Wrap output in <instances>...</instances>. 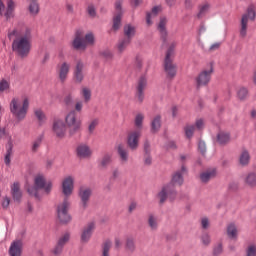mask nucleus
<instances>
[{"mask_svg":"<svg viewBox=\"0 0 256 256\" xmlns=\"http://www.w3.org/2000/svg\"><path fill=\"white\" fill-rule=\"evenodd\" d=\"M28 11L33 17H37L40 11L39 2H29Z\"/></svg>","mask_w":256,"mask_h":256,"instance_id":"473e14b6","label":"nucleus"},{"mask_svg":"<svg viewBox=\"0 0 256 256\" xmlns=\"http://www.w3.org/2000/svg\"><path fill=\"white\" fill-rule=\"evenodd\" d=\"M91 195H93V190L91 188L80 187L78 191V197L80 198V205L85 211L89 207V201H91Z\"/></svg>","mask_w":256,"mask_h":256,"instance_id":"f8f14e48","label":"nucleus"},{"mask_svg":"<svg viewBox=\"0 0 256 256\" xmlns=\"http://www.w3.org/2000/svg\"><path fill=\"white\" fill-rule=\"evenodd\" d=\"M237 95L240 101H245V99H247V95H249V91L247 90V88L243 87L238 90Z\"/></svg>","mask_w":256,"mask_h":256,"instance_id":"c03bdc74","label":"nucleus"},{"mask_svg":"<svg viewBox=\"0 0 256 256\" xmlns=\"http://www.w3.org/2000/svg\"><path fill=\"white\" fill-rule=\"evenodd\" d=\"M11 204V198L10 197H4L2 201V209H9V205Z\"/></svg>","mask_w":256,"mask_h":256,"instance_id":"680f3d73","label":"nucleus"},{"mask_svg":"<svg viewBox=\"0 0 256 256\" xmlns=\"http://www.w3.org/2000/svg\"><path fill=\"white\" fill-rule=\"evenodd\" d=\"M256 18V12H255V6L250 5L247 8V11L245 14L242 15L241 22H240V30L239 35L241 39H245L247 37V24L250 21H255Z\"/></svg>","mask_w":256,"mask_h":256,"instance_id":"423d86ee","label":"nucleus"},{"mask_svg":"<svg viewBox=\"0 0 256 256\" xmlns=\"http://www.w3.org/2000/svg\"><path fill=\"white\" fill-rule=\"evenodd\" d=\"M83 69H85V64L83 63V61L78 60L74 68V82L77 84L83 83V79H85Z\"/></svg>","mask_w":256,"mask_h":256,"instance_id":"f3484780","label":"nucleus"},{"mask_svg":"<svg viewBox=\"0 0 256 256\" xmlns=\"http://www.w3.org/2000/svg\"><path fill=\"white\" fill-rule=\"evenodd\" d=\"M246 256H256V246L250 245L246 250Z\"/></svg>","mask_w":256,"mask_h":256,"instance_id":"4d7b16f0","label":"nucleus"},{"mask_svg":"<svg viewBox=\"0 0 256 256\" xmlns=\"http://www.w3.org/2000/svg\"><path fill=\"white\" fill-rule=\"evenodd\" d=\"M141 137V132L133 131L130 132L127 136V146L132 151H136L139 147V138Z\"/></svg>","mask_w":256,"mask_h":256,"instance_id":"4468645a","label":"nucleus"},{"mask_svg":"<svg viewBox=\"0 0 256 256\" xmlns=\"http://www.w3.org/2000/svg\"><path fill=\"white\" fill-rule=\"evenodd\" d=\"M117 151L121 161H124V163H127V161H129V154L127 153V150L123 147V144L118 145Z\"/></svg>","mask_w":256,"mask_h":256,"instance_id":"c9c22d12","label":"nucleus"},{"mask_svg":"<svg viewBox=\"0 0 256 256\" xmlns=\"http://www.w3.org/2000/svg\"><path fill=\"white\" fill-rule=\"evenodd\" d=\"M163 11V7L161 5L154 6L151 10V12L146 13V23L147 25H153V21H151V15H154V17H157L159 13Z\"/></svg>","mask_w":256,"mask_h":256,"instance_id":"c85d7f7f","label":"nucleus"},{"mask_svg":"<svg viewBox=\"0 0 256 256\" xmlns=\"http://www.w3.org/2000/svg\"><path fill=\"white\" fill-rule=\"evenodd\" d=\"M67 75H69V64L67 62H63L59 71V79L61 83H65Z\"/></svg>","mask_w":256,"mask_h":256,"instance_id":"c756f323","label":"nucleus"},{"mask_svg":"<svg viewBox=\"0 0 256 256\" xmlns=\"http://www.w3.org/2000/svg\"><path fill=\"white\" fill-rule=\"evenodd\" d=\"M115 14L112 18V31H119L121 29V21L123 19V0H116L115 4Z\"/></svg>","mask_w":256,"mask_h":256,"instance_id":"1a4fd4ad","label":"nucleus"},{"mask_svg":"<svg viewBox=\"0 0 256 256\" xmlns=\"http://www.w3.org/2000/svg\"><path fill=\"white\" fill-rule=\"evenodd\" d=\"M111 249V242L110 240H106L103 245V253L102 256H109V251Z\"/></svg>","mask_w":256,"mask_h":256,"instance_id":"603ef678","label":"nucleus"},{"mask_svg":"<svg viewBox=\"0 0 256 256\" xmlns=\"http://www.w3.org/2000/svg\"><path fill=\"white\" fill-rule=\"evenodd\" d=\"M202 229H209V218L204 217L201 219Z\"/></svg>","mask_w":256,"mask_h":256,"instance_id":"0e129e2a","label":"nucleus"},{"mask_svg":"<svg viewBox=\"0 0 256 256\" xmlns=\"http://www.w3.org/2000/svg\"><path fill=\"white\" fill-rule=\"evenodd\" d=\"M92 153L91 148L87 144H80L76 148V155L80 159H87V157H91Z\"/></svg>","mask_w":256,"mask_h":256,"instance_id":"aec40b11","label":"nucleus"},{"mask_svg":"<svg viewBox=\"0 0 256 256\" xmlns=\"http://www.w3.org/2000/svg\"><path fill=\"white\" fill-rule=\"evenodd\" d=\"M87 13L89 17H92V19H95V17H97V10L95 9V5L89 4L87 7Z\"/></svg>","mask_w":256,"mask_h":256,"instance_id":"8fccbe9b","label":"nucleus"},{"mask_svg":"<svg viewBox=\"0 0 256 256\" xmlns=\"http://www.w3.org/2000/svg\"><path fill=\"white\" fill-rule=\"evenodd\" d=\"M41 143H43V135L38 136L37 139L33 142L31 147L32 153H37L39 151Z\"/></svg>","mask_w":256,"mask_h":256,"instance_id":"4c0bfd02","label":"nucleus"},{"mask_svg":"<svg viewBox=\"0 0 256 256\" xmlns=\"http://www.w3.org/2000/svg\"><path fill=\"white\" fill-rule=\"evenodd\" d=\"M74 49H87L85 42L83 41V30H77L75 33V39L72 43Z\"/></svg>","mask_w":256,"mask_h":256,"instance_id":"5701e85b","label":"nucleus"},{"mask_svg":"<svg viewBox=\"0 0 256 256\" xmlns=\"http://www.w3.org/2000/svg\"><path fill=\"white\" fill-rule=\"evenodd\" d=\"M135 66L137 69H139V71H141V69H143V59L139 55L136 56Z\"/></svg>","mask_w":256,"mask_h":256,"instance_id":"bf43d9fd","label":"nucleus"},{"mask_svg":"<svg viewBox=\"0 0 256 256\" xmlns=\"http://www.w3.org/2000/svg\"><path fill=\"white\" fill-rule=\"evenodd\" d=\"M75 181L71 176L66 177L62 182V193L69 199L70 195H73Z\"/></svg>","mask_w":256,"mask_h":256,"instance_id":"dca6fc26","label":"nucleus"},{"mask_svg":"<svg viewBox=\"0 0 256 256\" xmlns=\"http://www.w3.org/2000/svg\"><path fill=\"white\" fill-rule=\"evenodd\" d=\"M75 113H81V111H83V102L78 101L75 104Z\"/></svg>","mask_w":256,"mask_h":256,"instance_id":"69168bd1","label":"nucleus"},{"mask_svg":"<svg viewBox=\"0 0 256 256\" xmlns=\"http://www.w3.org/2000/svg\"><path fill=\"white\" fill-rule=\"evenodd\" d=\"M111 163V155L105 154L100 162L101 169H107V165Z\"/></svg>","mask_w":256,"mask_h":256,"instance_id":"37998d69","label":"nucleus"},{"mask_svg":"<svg viewBox=\"0 0 256 256\" xmlns=\"http://www.w3.org/2000/svg\"><path fill=\"white\" fill-rule=\"evenodd\" d=\"M227 235L229 239H237V226L235 224H230L227 227Z\"/></svg>","mask_w":256,"mask_h":256,"instance_id":"e433bc0d","label":"nucleus"},{"mask_svg":"<svg viewBox=\"0 0 256 256\" xmlns=\"http://www.w3.org/2000/svg\"><path fill=\"white\" fill-rule=\"evenodd\" d=\"M11 155H13V139L11 138V136H9L8 138V147L6 150V155L4 157V163L7 166L11 165Z\"/></svg>","mask_w":256,"mask_h":256,"instance_id":"bb28decb","label":"nucleus"},{"mask_svg":"<svg viewBox=\"0 0 256 256\" xmlns=\"http://www.w3.org/2000/svg\"><path fill=\"white\" fill-rule=\"evenodd\" d=\"M63 101H64L65 107H73V103H74L73 93L70 92L66 94Z\"/></svg>","mask_w":256,"mask_h":256,"instance_id":"79ce46f5","label":"nucleus"},{"mask_svg":"<svg viewBox=\"0 0 256 256\" xmlns=\"http://www.w3.org/2000/svg\"><path fill=\"white\" fill-rule=\"evenodd\" d=\"M135 33H136L135 26H133L131 24H126L124 26V35H125L124 38L125 39L132 41L135 36Z\"/></svg>","mask_w":256,"mask_h":256,"instance_id":"7c9ffc66","label":"nucleus"},{"mask_svg":"<svg viewBox=\"0 0 256 256\" xmlns=\"http://www.w3.org/2000/svg\"><path fill=\"white\" fill-rule=\"evenodd\" d=\"M245 183L248 187H256V174L250 173L246 176Z\"/></svg>","mask_w":256,"mask_h":256,"instance_id":"58836bf2","label":"nucleus"},{"mask_svg":"<svg viewBox=\"0 0 256 256\" xmlns=\"http://www.w3.org/2000/svg\"><path fill=\"white\" fill-rule=\"evenodd\" d=\"M158 131H161V115H156L150 124V133L156 135Z\"/></svg>","mask_w":256,"mask_h":256,"instance_id":"a878e982","label":"nucleus"},{"mask_svg":"<svg viewBox=\"0 0 256 256\" xmlns=\"http://www.w3.org/2000/svg\"><path fill=\"white\" fill-rule=\"evenodd\" d=\"M216 141L221 147H225V145H229L231 143V133L220 131L216 136Z\"/></svg>","mask_w":256,"mask_h":256,"instance_id":"b1692460","label":"nucleus"},{"mask_svg":"<svg viewBox=\"0 0 256 256\" xmlns=\"http://www.w3.org/2000/svg\"><path fill=\"white\" fill-rule=\"evenodd\" d=\"M9 89V82L5 79H2L0 81V93H3V91H7Z\"/></svg>","mask_w":256,"mask_h":256,"instance_id":"6e6d98bb","label":"nucleus"},{"mask_svg":"<svg viewBox=\"0 0 256 256\" xmlns=\"http://www.w3.org/2000/svg\"><path fill=\"white\" fill-rule=\"evenodd\" d=\"M213 71V63H211L209 70H204L199 73L198 77L196 78L197 89H200L205 85H209V82L211 81V75H213Z\"/></svg>","mask_w":256,"mask_h":256,"instance_id":"9b49d317","label":"nucleus"},{"mask_svg":"<svg viewBox=\"0 0 256 256\" xmlns=\"http://www.w3.org/2000/svg\"><path fill=\"white\" fill-rule=\"evenodd\" d=\"M175 47H177V43L172 42L166 52L164 59V71L168 79H175L177 76V65L173 64V59H171V55L175 53Z\"/></svg>","mask_w":256,"mask_h":256,"instance_id":"20e7f679","label":"nucleus"},{"mask_svg":"<svg viewBox=\"0 0 256 256\" xmlns=\"http://www.w3.org/2000/svg\"><path fill=\"white\" fill-rule=\"evenodd\" d=\"M250 160L251 156L249 155V151L243 150L239 158L240 165H242V167H246V165H249Z\"/></svg>","mask_w":256,"mask_h":256,"instance_id":"f704fd0d","label":"nucleus"},{"mask_svg":"<svg viewBox=\"0 0 256 256\" xmlns=\"http://www.w3.org/2000/svg\"><path fill=\"white\" fill-rule=\"evenodd\" d=\"M11 195L13 201L21 203V199H23V192H21V184H19V182H14L11 186Z\"/></svg>","mask_w":256,"mask_h":256,"instance_id":"4be33fe9","label":"nucleus"},{"mask_svg":"<svg viewBox=\"0 0 256 256\" xmlns=\"http://www.w3.org/2000/svg\"><path fill=\"white\" fill-rule=\"evenodd\" d=\"M82 96L84 98V102L89 103V101H91V89L82 88Z\"/></svg>","mask_w":256,"mask_h":256,"instance_id":"49530a36","label":"nucleus"},{"mask_svg":"<svg viewBox=\"0 0 256 256\" xmlns=\"http://www.w3.org/2000/svg\"><path fill=\"white\" fill-rule=\"evenodd\" d=\"M195 125H196V128H198L199 130H201V129H203V125H205V124H204V122H203V119H198V120H196Z\"/></svg>","mask_w":256,"mask_h":256,"instance_id":"774afa93","label":"nucleus"},{"mask_svg":"<svg viewBox=\"0 0 256 256\" xmlns=\"http://www.w3.org/2000/svg\"><path fill=\"white\" fill-rule=\"evenodd\" d=\"M93 231H95V222H90L86 227L83 228L82 234L80 236L81 243H89Z\"/></svg>","mask_w":256,"mask_h":256,"instance_id":"a211bd4d","label":"nucleus"},{"mask_svg":"<svg viewBox=\"0 0 256 256\" xmlns=\"http://www.w3.org/2000/svg\"><path fill=\"white\" fill-rule=\"evenodd\" d=\"M23 253V241L15 240L11 243L9 248V255L10 256H21Z\"/></svg>","mask_w":256,"mask_h":256,"instance_id":"412c9836","label":"nucleus"},{"mask_svg":"<svg viewBox=\"0 0 256 256\" xmlns=\"http://www.w3.org/2000/svg\"><path fill=\"white\" fill-rule=\"evenodd\" d=\"M201 241L203 245H209V243H211V237L209 236V234L205 233L201 236Z\"/></svg>","mask_w":256,"mask_h":256,"instance_id":"052dcab7","label":"nucleus"},{"mask_svg":"<svg viewBox=\"0 0 256 256\" xmlns=\"http://www.w3.org/2000/svg\"><path fill=\"white\" fill-rule=\"evenodd\" d=\"M69 207H71L69 198L64 197L63 202L59 204L56 208L58 219L60 223H62V225H67V223H71L72 218L69 213Z\"/></svg>","mask_w":256,"mask_h":256,"instance_id":"0eeeda50","label":"nucleus"},{"mask_svg":"<svg viewBox=\"0 0 256 256\" xmlns=\"http://www.w3.org/2000/svg\"><path fill=\"white\" fill-rule=\"evenodd\" d=\"M153 158L151 157V144L149 140H145L144 142V164L149 166L152 165Z\"/></svg>","mask_w":256,"mask_h":256,"instance_id":"393cba45","label":"nucleus"},{"mask_svg":"<svg viewBox=\"0 0 256 256\" xmlns=\"http://www.w3.org/2000/svg\"><path fill=\"white\" fill-rule=\"evenodd\" d=\"M148 224L152 231H155V229H157V220H155V217L152 214L149 216Z\"/></svg>","mask_w":256,"mask_h":256,"instance_id":"864d4df0","label":"nucleus"},{"mask_svg":"<svg viewBox=\"0 0 256 256\" xmlns=\"http://www.w3.org/2000/svg\"><path fill=\"white\" fill-rule=\"evenodd\" d=\"M184 179H183V174L180 171L175 172L172 175L171 181L162 186L160 192L157 194V197L159 198V204L163 205L167 199L171 203L177 199V190L175 189V185H183Z\"/></svg>","mask_w":256,"mask_h":256,"instance_id":"f257e3e1","label":"nucleus"},{"mask_svg":"<svg viewBox=\"0 0 256 256\" xmlns=\"http://www.w3.org/2000/svg\"><path fill=\"white\" fill-rule=\"evenodd\" d=\"M209 9V4H205L200 8V11L197 15L198 19H201V16L203 15V13H205V11H207Z\"/></svg>","mask_w":256,"mask_h":256,"instance_id":"338daca9","label":"nucleus"},{"mask_svg":"<svg viewBox=\"0 0 256 256\" xmlns=\"http://www.w3.org/2000/svg\"><path fill=\"white\" fill-rule=\"evenodd\" d=\"M184 131H185V135H186L187 139H191V137H193V135L195 133V127L193 125L186 126L184 128Z\"/></svg>","mask_w":256,"mask_h":256,"instance_id":"09e8293b","label":"nucleus"},{"mask_svg":"<svg viewBox=\"0 0 256 256\" xmlns=\"http://www.w3.org/2000/svg\"><path fill=\"white\" fill-rule=\"evenodd\" d=\"M100 57H103V59L109 60L113 59V52L109 49H105L99 52Z\"/></svg>","mask_w":256,"mask_h":256,"instance_id":"de8ad7c7","label":"nucleus"},{"mask_svg":"<svg viewBox=\"0 0 256 256\" xmlns=\"http://www.w3.org/2000/svg\"><path fill=\"white\" fill-rule=\"evenodd\" d=\"M52 129L58 139H64L65 133H67V124L61 119H55Z\"/></svg>","mask_w":256,"mask_h":256,"instance_id":"ddd939ff","label":"nucleus"},{"mask_svg":"<svg viewBox=\"0 0 256 256\" xmlns=\"http://www.w3.org/2000/svg\"><path fill=\"white\" fill-rule=\"evenodd\" d=\"M143 119H145V116L143 114H137L135 117V127L137 129H143Z\"/></svg>","mask_w":256,"mask_h":256,"instance_id":"a18cd8bd","label":"nucleus"},{"mask_svg":"<svg viewBox=\"0 0 256 256\" xmlns=\"http://www.w3.org/2000/svg\"><path fill=\"white\" fill-rule=\"evenodd\" d=\"M83 42L85 43V45H90L93 46L95 45V34H93L92 32L88 33L85 35V38L83 39Z\"/></svg>","mask_w":256,"mask_h":256,"instance_id":"ea45409f","label":"nucleus"},{"mask_svg":"<svg viewBox=\"0 0 256 256\" xmlns=\"http://www.w3.org/2000/svg\"><path fill=\"white\" fill-rule=\"evenodd\" d=\"M215 175H217V170L213 169L211 171L202 172L200 174V179L202 183H209V181H211Z\"/></svg>","mask_w":256,"mask_h":256,"instance_id":"2f4dec72","label":"nucleus"},{"mask_svg":"<svg viewBox=\"0 0 256 256\" xmlns=\"http://www.w3.org/2000/svg\"><path fill=\"white\" fill-rule=\"evenodd\" d=\"M31 39H33L31 30L29 27H26L22 37L19 40L15 39L12 42V51L17 53L18 57H21V59L29 57V54L31 53Z\"/></svg>","mask_w":256,"mask_h":256,"instance_id":"f03ea898","label":"nucleus"},{"mask_svg":"<svg viewBox=\"0 0 256 256\" xmlns=\"http://www.w3.org/2000/svg\"><path fill=\"white\" fill-rule=\"evenodd\" d=\"M4 16L6 18V21H9V19L15 17V1L13 0L7 1V8H6V12L4 13Z\"/></svg>","mask_w":256,"mask_h":256,"instance_id":"cd10ccee","label":"nucleus"},{"mask_svg":"<svg viewBox=\"0 0 256 256\" xmlns=\"http://www.w3.org/2000/svg\"><path fill=\"white\" fill-rule=\"evenodd\" d=\"M126 249L133 253V251H135V240H133L132 238H127Z\"/></svg>","mask_w":256,"mask_h":256,"instance_id":"3c124183","label":"nucleus"},{"mask_svg":"<svg viewBox=\"0 0 256 256\" xmlns=\"http://www.w3.org/2000/svg\"><path fill=\"white\" fill-rule=\"evenodd\" d=\"M157 29L160 33V39L162 40L163 45H165V43H167V37H169V32L167 31V17H160Z\"/></svg>","mask_w":256,"mask_h":256,"instance_id":"2eb2a0df","label":"nucleus"},{"mask_svg":"<svg viewBox=\"0 0 256 256\" xmlns=\"http://www.w3.org/2000/svg\"><path fill=\"white\" fill-rule=\"evenodd\" d=\"M65 123L68 128L69 137L77 135L81 131L82 122L80 119H77V112L71 110L65 117Z\"/></svg>","mask_w":256,"mask_h":256,"instance_id":"39448f33","label":"nucleus"},{"mask_svg":"<svg viewBox=\"0 0 256 256\" xmlns=\"http://www.w3.org/2000/svg\"><path fill=\"white\" fill-rule=\"evenodd\" d=\"M198 151L200 152L202 157H205V155H207V143H205V141L202 139L198 141Z\"/></svg>","mask_w":256,"mask_h":256,"instance_id":"a19ab883","label":"nucleus"},{"mask_svg":"<svg viewBox=\"0 0 256 256\" xmlns=\"http://www.w3.org/2000/svg\"><path fill=\"white\" fill-rule=\"evenodd\" d=\"M69 239H71V234L69 233H65L57 242L54 250L52 251V253L56 256L61 255V253H63V247H65V245H67V243H69Z\"/></svg>","mask_w":256,"mask_h":256,"instance_id":"6ab92c4d","label":"nucleus"},{"mask_svg":"<svg viewBox=\"0 0 256 256\" xmlns=\"http://www.w3.org/2000/svg\"><path fill=\"white\" fill-rule=\"evenodd\" d=\"M129 45H131V40H129L127 38L120 39L117 44L118 52L123 53V51H125V49H127V47H129Z\"/></svg>","mask_w":256,"mask_h":256,"instance_id":"72a5a7b5","label":"nucleus"},{"mask_svg":"<svg viewBox=\"0 0 256 256\" xmlns=\"http://www.w3.org/2000/svg\"><path fill=\"white\" fill-rule=\"evenodd\" d=\"M145 87H147V77L145 75L140 76L138 85L136 87L135 99L137 103L141 105L145 101Z\"/></svg>","mask_w":256,"mask_h":256,"instance_id":"9d476101","label":"nucleus"},{"mask_svg":"<svg viewBox=\"0 0 256 256\" xmlns=\"http://www.w3.org/2000/svg\"><path fill=\"white\" fill-rule=\"evenodd\" d=\"M223 253V244H218L216 247L213 249V256H218Z\"/></svg>","mask_w":256,"mask_h":256,"instance_id":"13d9d810","label":"nucleus"},{"mask_svg":"<svg viewBox=\"0 0 256 256\" xmlns=\"http://www.w3.org/2000/svg\"><path fill=\"white\" fill-rule=\"evenodd\" d=\"M29 109V99H24L22 107L19 109V100L13 98L10 103V111L12 115H15L16 119L23 121V118L27 115Z\"/></svg>","mask_w":256,"mask_h":256,"instance_id":"6e6552de","label":"nucleus"},{"mask_svg":"<svg viewBox=\"0 0 256 256\" xmlns=\"http://www.w3.org/2000/svg\"><path fill=\"white\" fill-rule=\"evenodd\" d=\"M35 117L41 122L45 119V113H43V110H36Z\"/></svg>","mask_w":256,"mask_h":256,"instance_id":"e2e57ef3","label":"nucleus"},{"mask_svg":"<svg viewBox=\"0 0 256 256\" xmlns=\"http://www.w3.org/2000/svg\"><path fill=\"white\" fill-rule=\"evenodd\" d=\"M97 125H99V120L94 119L88 126V132L90 135H93V131H95Z\"/></svg>","mask_w":256,"mask_h":256,"instance_id":"5fc2aeb1","label":"nucleus"},{"mask_svg":"<svg viewBox=\"0 0 256 256\" xmlns=\"http://www.w3.org/2000/svg\"><path fill=\"white\" fill-rule=\"evenodd\" d=\"M41 189H44L46 195H49L53 189V183L51 181L47 182L43 175H37L35 177L33 186L26 185L28 195H30V197H35L37 201H41V196L39 195Z\"/></svg>","mask_w":256,"mask_h":256,"instance_id":"7ed1b4c3","label":"nucleus"}]
</instances>
